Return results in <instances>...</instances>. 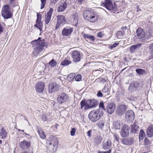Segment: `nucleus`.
<instances>
[{
    "instance_id": "0e129e2a",
    "label": "nucleus",
    "mask_w": 153,
    "mask_h": 153,
    "mask_svg": "<svg viewBox=\"0 0 153 153\" xmlns=\"http://www.w3.org/2000/svg\"><path fill=\"white\" fill-rule=\"evenodd\" d=\"M111 152V149H110L108 151L105 152L104 153H110Z\"/></svg>"
},
{
    "instance_id": "864d4df0",
    "label": "nucleus",
    "mask_w": 153,
    "mask_h": 153,
    "mask_svg": "<svg viewBox=\"0 0 153 153\" xmlns=\"http://www.w3.org/2000/svg\"><path fill=\"white\" fill-rule=\"evenodd\" d=\"M99 107L101 108L102 109L105 110L104 103L102 102H100L99 104Z\"/></svg>"
},
{
    "instance_id": "5701e85b",
    "label": "nucleus",
    "mask_w": 153,
    "mask_h": 153,
    "mask_svg": "<svg viewBox=\"0 0 153 153\" xmlns=\"http://www.w3.org/2000/svg\"><path fill=\"white\" fill-rule=\"evenodd\" d=\"M111 145V140L109 139L105 140L102 143L103 148L105 149L110 148Z\"/></svg>"
},
{
    "instance_id": "f3484780",
    "label": "nucleus",
    "mask_w": 153,
    "mask_h": 153,
    "mask_svg": "<svg viewBox=\"0 0 153 153\" xmlns=\"http://www.w3.org/2000/svg\"><path fill=\"white\" fill-rule=\"evenodd\" d=\"M127 108V106L125 105L122 104L119 105L117 111V113L119 115H122L125 113Z\"/></svg>"
},
{
    "instance_id": "09e8293b",
    "label": "nucleus",
    "mask_w": 153,
    "mask_h": 153,
    "mask_svg": "<svg viewBox=\"0 0 153 153\" xmlns=\"http://www.w3.org/2000/svg\"><path fill=\"white\" fill-rule=\"evenodd\" d=\"M118 43H115L113 44L112 45H110L109 47L110 49H112L116 47L118 45Z\"/></svg>"
},
{
    "instance_id": "79ce46f5",
    "label": "nucleus",
    "mask_w": 153,
    "mask_h": 153,
    "mask_svg": "<svg viewBox=\"0 0 153 153\" xmlns=\"http://www.w3.org/2000/svg\"><path fill=\"white\" fill-rule=\"evenodd\" d=\"M105 123L104 122L101 121L98 123V126L100 128H102L104 126Z\"/></svg>"
},
{
    "instance_id": "ddd939ff",
    "label": "nucleus",
    "mask_w": 153,
    "mask_h": 153,
    "mask_svg": "<svg viewBox=\"0 0 153 153\" xmlns=\"http://www.w3.org/2000/svg\"><path fill=\"white\" fill-rule=\"evenodd\" d=\"M59 89V85L56 83H51L49 86V91L50 93H52L58 91Z\"/></svg>"
},
{
    "instance_id": "7c9ffc66",
    "label": "nucleus",
    "mask_w": 153,
    "mask_h": 153,
    "mask_svg": "<svg viewBox=\"0 0 153 153\" xmlns=\"http://www.w3.org/2000/svg\"><path fill=\"white\" fill-rule=\"evenodd\" d=\"M71 62L67 59L62 60L61 63V65L63 66L68 65L71 63Z\"/></svg>"
},
{
    "instance_id": "2eb2a0df",
    "label": "nucleus",
    "mask_w": 153,
    "mask_h": 153,
    "mask_svg": "<svg viewBox=\"0 0 153 153\" xmlns=\"http://www.w3.org/2000/svg\"><path fill=\"white\" fill-rule=\"evenodd\" d=\"M126 118L127 121H132L134 118V113L133 110L127 111L126 114Z\"/></svg>"
},
{
    "instance_id": "bf43d9fd",
    "label": "nucleus",
    "mask_w": 153,
    "mask_h": 153,
    "mask_svg": "<svg viewBox=\"0 0 153 153\" xmlns=\"http://www.w3.org/2000/svg\"><path fill=\"white\" fill-rule=\"evenodd\" d=\"M59 0H51V4H55L56 3L57 1H58Z\"/></svg>"
},
{
    "instance_id": "423d86ee",
    "label": "nucleus",
    "mask_w": 153,
    "mask_h": 153,
    "mask_svg": "<svg viewBox=\"0 0 153 153\" xmlns=\"http://www.w3.org/2000/svg\"><path fill=\"white\" fill-rule=\"evenodd\" d=\"M2 16L5 19L10 18L12 14L10 11V8L8 5H5L2 7L1 12Z\"/></svg>"
},
{
    "instance_id": "412c9836",
    "label": "nucleus",
    "mask_w": 153,
    "mask_h": 153,
    "mask_svg": "<svg viewBox=\"0 0 153 153\" xmlns=\"http://www.w3.org/2000/svg\"><path fill=\"white\" fill-rule=\"evenodd\" d=\"M37 18L36 21V25H38V28L41 30L43 27L42 23L41 22L42 17L39 13H37Z\"/></svg>"
},
{
    "instance_id": "ea45409f",
    "label": "nucleus",
    "mask_w": 153,
    "mask_h": 153,
    "mask_svg": "<svg viewBox=\"0 0 153 153\" xmlns=\"http://www.w3.org/2000/svg\"><path fill=\"white\" fill-rule=\"evenodd\" d=\"M41 1V9H42L44 8L46 3V0H40Z\"/></svg>"
},
{
    "instance_id": "de8ad7c7",
    "label": "nucleus",
    "mask_w": 153,
    "mask_h": 153,
    "mask_svg": "<svg viewBox=\"0 0 153 153\" xmlns=\"http://www.w3.org/2000/svg\"><path fill=\"white\" fill-rule=\"evenodd\" d=\"M76 131V130L75 128H72L71 129V135L72 136H74L75 135Z\"/></svg>"
},
{
    "instance_id": "680f3d73",
    "label": "nucleus",
    "mask_w": 153,
    "mask_h": 153,
    "mask_svg": "<svg viewBox=\"0 0 153 153\" xmlns=\"http://www.w3.org/2000/svg\"><path fill=\"white\" fill-rule=\"evenodd\" d=\"M14 0H9L10 3L12 6H14Z\"/></svg>"
},
{
    "instance_id": "cd10ccee",
    "label": "nucleus",
    "mask_w": 153,
    "mask_h": 153,
    "mask_svg": "<svg viewBox=\"0 0 153 153\" xmlns=\"http://www.w3.org/2000/svg\"><path fill=\"white\" fill-rule=\"evenodd\" d=\"M57 21L61 23H63L65 22L66 19L65 16L63 15L57 16Z\"/></svg>"
},
{
    "instance_id": "c85d7f7f",
    "label": "nucleus",
    "mask_w": 153,
    "mask_h": 153,
    "mask_svg": "<svg viewBox=\"0 0 153 153\" xmlns=\"http://www.w3.org/2000/svg\"><path fill=\"white\" fill-rule=\"evenodd\" d=\"M7 133L4 128H1L0 130V138L2 139L5 138L7 136Z\"/></svg>"
},
{
    "instance_id": "9b49d317",
    "label": "nucleus",
    "mask_w": 153,
    "mask_h": 153,
    "mask_svg": "<svg viewBox=\"0 0 153 153\" xmlns=\"http://www.w3.org/2000/svg\"><path fill=\"white\" fill-rule=\"evenodd\" d=\"M58 6L57 10L58 12H61L64 11L67 7V4L66 1L61 0L57 4Z\"/></svg>"
},
{
    "instance_id": "39448f33",
    "label": "nucleus",
    "mask_w": 153,
    "mask_h": 153,
    "mask_svg": "<svg viewBox=\"0 0 153 153\" xmlns=\"http://www.w3.org/2000/svg\"><path fill=\"white\" fill-rule=\"evenodd\" d=\"M47 146H48V148L51 152H55L58 146V141L56 139L52 138L51 141L47 140Z\"/></svg>"
},
{
    "instance_id": "13d9d810",
    "label": "nucleus",
    "mask_w": 153,
    "mask_h": 153,
    "mask_svg": "<svg viewBox=\"0 0 153 153\" xmlns=\"http://www.w3.org/2000/svg\"><path fill=\"white\" fill-rule=\"evenodd\" d=\"M92 132V130H90L88 131L87 132V134L88 136L89 137H90L91 136V134Z\"/></svg>"
},
{
    "instance_id": "7ed1b4c3",
    "label": "nucleus",
    "mask_w": 153,
    "mask_h": 153,
    "mask_svg": "<svg viewBox=\"0 0 153 153\" xmlns=\"http://www.w3.org/2000/svg\"><path fill=\"white\" fill-rule=\"evenodd\" d=\"M97 103V101L94 100H88L86 101L83 100L80 102L81 109L84 106L85 109L90 108L96 105Z\"/></svg>"
},
{
    "instance_id": "dca6fc26",
    "label": "nucleus",
    "mask_w": 153,
    "mask_h": 153,
    "mask_svg": "<svg viewBox=\"0 0 153 153\" xmlns=\"http://www.w3.org/2000/svg\"><path fill=\"white\" fill-rule=\"evenodd\" d=\"M107 111L109 114H111L114 112L115 108V105L113 103H108L106 106Z\"/></svg>"
},
{
    "instance_id": "393cba45",
    "label": "nucleus",
    "mask_w": 153,
    "mask_h": 153,
    "mask_svg": "<svg viewBox=\"0 0 153 153\" xmlns=\"http://www.w3.org/2000/svg\"><path fill=\"white\" fill-rule=\"evenodd\" d=\"M146 134L149 137H151L153 135V125H151L149 126L146 131Z\"/></svg>"
},
{
    "instance_id": "c03bdc74",
    "label": "nucleus",
    "mask_w": 153,
    "mask_h": 153,
    "mask_svg": "<svg viewBox=\"0 0 153 153\" xmlns=\"http://www.w3.org/2000/svg\"><path fill=\"white\" fill-rule=\"evenodd\" d=\"M108 88L107 87L106 85H105L104 88L102 89V91L104 93H107L108 92Z\"/></svg>"
},
{
    "instance_id": "338daca9",
    "label": "nucleus",
    "mask_w": 153,
    "mask_h": 153,
    "mask_svg": "<svg viewBox=\"0 0 153 153\" xmlns=\"http://www.w3.org/2000/svg\"><path fill=\"white\" fill-rule=\"evenodd\" d=\"M35 26L38 28V25H36V24L35 25Z\"/></svg>"
},
{
    "instance_id": "b1692460",
    "label": "nucleus",
    "mask_w": 153,
    "mask_h": 153,
    "mask_svg": "<svg viewBox=\"0 0 153 153\" xmlns=\"http://www.w3.org/2000/svg\"><path fill=\"white\" fill-rule=\"evenodd\" d=\"M141 43H138L131 45L130 48V51L131 53H134L137 51L141 46Z\"/></svg>"
},
{
    "instance_id": "aec40b11",
    "label": "nucleus",
    "mask_w": 153,
    "mask_h": 153,
    "mask_svg": "<svg viewBox=\"0 0 153 153\" xmlns=\"http://www.w3.org/2000/svg\"><path fill=\"white\" fill-rule=\"evenodd\" d=\"M73 31V29L71 27H66L64 28L62 31L63 36H68L70 35Z\"/></svg>"
},
{
    "instance_id": "e433bc0d",
    "label": "nucleus",
    "mask_w": 153,
    "mask_h": 153,
    "mask_svg": "<svg viewBox=\"0 0 153 153\" xmlns=\"http://www.w3.org/2000/svg\"><path fill=\"white\" fill-rule=\"evenodd\" d=\"M49 64L51 66L54 67L56 65V62L55 60L53 59L49 62Z\"/></svg>"
},
{
    "instance_id": "8fccbe9b",
    "label": "nucleus",
    "mask_w": 153,
    "mask_h": 153,
    "mask_svg": "<svg viewBox=\"0 0 153 153\" xmlns=\"http://www.w3.org/2000/svg\"><path fill=\"white\" fill-rule=\"evenodd\" d=\"M103 94L100 91H99L97 93V96L99 97H103Z\"/></svg>"
},
{
    "instance_id": "58836bf2",
    "label": "nucleus",
    "mask_w": 153,
    "mask_h": 153,
    "mask_svg": "<svg viewBox=\"0 0 153 153\" xmlns=\"http://www.w3.org/2000/svg\"><path fill=\"white\" fill-rule=\"evenodd\" d=\"M75 75L74 73H71L68 75V78L69 80H71L75 78Z\"/></svg>"
},
{
    "instance_id": "473e14b6",
    "label": "nucleus",
    "mask_w": 153,
    "mask_h": 153,
    "mask_svg": "<svg viewBox=\"0 0 153 153\" xmlns=\"http://www.w3.org/2000/svg\"><path fill=\"white\" fill-rule=\"evenodd\" d=\"M149 51L151 55L150 56L151 59L153 58V44H150L149 46Z\"/></svg>"
},
{
    "instance_id": "f257e3e1",
    "label": "nucleus",
    "mask_w": 153,
    "mask_h": 153,
    "mask_svg": "<svg viewBox=\"0 0 153 153\" xmlns=\"http://www.w3.org/2000/svg\"><path fill=\"white\" fill-rule=\"evenodd\" d=\"M41 37H39L37 40L32 42V43L33 44L34 50L33 53L35 56L41 53L44 50V47L45 45V42L44 39L41 40Z\"/></svg>"
},
{
    "instance_id": "4be33fe9",
    "label": "nucleus",
    "mask_w": 153,
    "mask_h": 153,
    "mask_svg": "<svg viewBox=\"0 0 153 153\" xmlns=\"http://www.w3.org/2000/svg\"><path fill=\"white\" fill-rule=\"evenodd\" d=\"M134 141V139L132 137L125 138L122 140V143L126 145H131L133 143Z\"/></svg>"
},
{
    "instance_id": "c9c22d12",
    "label": "nucleus",
    "mask_w": 153,
    "mask_h": 153,
    "mask_svg": "<svg viewBox=\"0 0 153 153\" xmlns=\"http://www.w3.org/2000/svg\"><path fill=\"white\" fill-rule=\"evenodd\" d=\"M136 71L137 73L139 74L142 75L146 74V71L141 68L137 69L136 70Z\"/></svg>"
},
{
    "instance_id": "bb28decb",
    "label": "nucleus",
    "mask_w": 153,
    "mask_h": 153,
    "mask_svg": "<svg viewBox=\"0 0 153 153\" xmlns=\"http://www.w3.org/2000/svg\"><path fill=\"white\" fill-rule=\"evenodd\" d=\"M102 138L100 136H97L94 138V145L95 146H98L101 143Z\"/></svg>"
},
{
    "instance_id": "e2e57ef3",
    "label": "nucleus",
    "mask_w": 153,
    "mask_h": 153,
    "mask_svg": "<svg viewBox=\"0 0 153 153\" xmlns=\"http://www.w3.org/2000/svg\"><path fill=\"white\" fill-rule=\"evenodd\" d=\"M42 119L44 121H46L47 120V117L45 116H43L42 117Z\"/></svg>"
},
{
    "instance_id": "9d476101",
    "label": "nucleus",
    "mask_w": 153,
    "mask_h": 153,
    "mask_svg": "<svg viewBox=\"0 0 153 153\" xmlns=\"http://www.w3.org/2000/svg\"><path fill=\"white\" fill-rule=\"evenodd\" d=\"M137 38L141 41H143L146 39L145 32L141 28L137 29L136 32Z\"/></svg>"
},
{
    "instance_id": "a18cd8bd",
    "label": "nucleus",
    "mask_w": 153,
    "mask_h": 153,
    "mask_svg": "<svg viewBox=\"0 0 153 153\" xmlns=\"http://www.w3.org/2000/svg\"><path fill=\"white\" fill-rule=\"evenodd\" d=\"M72 20L73 25L75 26H76L78 24V18L73 19Z\"/></svg>"
},
{
    "instance_id": "052dcab7",
    "label": "nucleus",
    "mask_w": 153,
    "mask_h": 153,
    "mask_svg": "<svg viewBox=\"0 0 153 153\" xmlns=\"http://www.w3.org/2000/svg\"><path fill=\"white\" fill-rule=\"evenodd\" d=\"M4 30V28L0 24V34L3 32Z\"/></svg>"
},
{
    "instance_id": "f704fd0d",
    "label": "nucleus",
    "mask_w": 153,
    "mask_h": 153,
    "mask_svg": "<svg viewBox=\"0 0 153 153\" xmlns=\"http://www.w3.org/2000/svg\"><path fill=\"white\" fill-rule=\"evenodd\" d=\"M145 134L143 130H140L139 134V138L140 140H142L144 137Z\"/></svg>"
},
{
    "instance_id": "a211bd4d",
    "label": "nucleus",
    "mask_w": 153,
    "mask_h": 153,
    "mask_svg": "<svg viewBox=\"0 0 153 153\" xmlns=\"http://www.w3.org/2000/svg\"><path fill=\"white\" fill-rule=\"evenodd\" d=\"M19 146L21 149L23 150H26L29 149L30 147V141H27L25 140H24L20 143Z\"/></svg>"
},
{
    "instance_id": "0eeeda50",
    "label": "nucleus",
    "mask_w": 153,
    "mask_h": 153,
    "mask_svg": "<svg viewBox=\"0 0 153 153\" xmlns=\"http://www.w3.org/2000/svg\"><path fill=\"white\" fill-rule=\"evenodd\" d=\"M102 5L104 6L107 10L111 12H114L116 9L115 5L113 6L112 2L110 0H105L104 2L102 3Z\"/></svg>"
},
{
    "instance_id": "a19ab883",
    "label": "nucleus",
    "mask_w": 153,
    "mask_h": 153,
    "mask_svg": "<svg viewBox=\"0 0 153 153\" xmlns=\"http://www.w3.org/2000/svg\"><path fill=\"white\" fill-rule=\"evenodd\" d=\"M75 79L76 81H79L81 80L82 76L80 74H78L75 77Z\"/></svg>"
},
{
    "instance_id": "3c124183",
    "label": "nucleus",
    "mask_w": 153,
    "mask_h": 153,
    "mask_svg": "<svg viewBox=\"0 0 153 153\" xmlns=\"http://www.w3.org/2000/svg\"><path fill=\"white\" fill-rule=\"evenodd\" d=\"M144 144L145 145H148L149 143V141L148 139L146 137L144 139Z\"/></svg>"
},
{
    "instance_id": "20e7f679",
    "label": "nucleus",
    "mask_w": 153,
    "mask_h": 153,
    "mask_svg": "<svg viewBox=\"0 0 153 153\" xmlns=\"http://www.w3.org/2000/svg\"><path fill=\"white\" fill-rule=\"evenodd\" d=\"M83 16L87 20L93 22L97 21V16L89 10H84Z\"/></svg>"
},
{
    "instance_id": "37998d69",
    "label": "nucleus",
    "mask_w": 153,
    "mask_h": 153,
    "mask_svg": "<svg viewBox=\"0 0 153 153\" xmlns=\"http://www.w3.org/2000/svg\"><path fill=\"white\" fill-rule=\"evenodd\" d=\"M123 33L121 31H119L117 33V35L118 38H120L123 36Z\"/></svg>"
},
{
    "instance_id": "4468645a",
    "label": "nucleus",
    "mask_w": 153,
    "mask_h": 153,
    "mask_svg": "<svg viewBox=\"0 0 153 153\" xmlns=\"http://www.w3.org/2000/svg\"><path fill=\"white\" fill-rule=\"evenodd\" d=\"M72 56L73 61L75 62H79L81 59L80 53L79 52L74 51L72 53Z\"/></svg>"
},
{
    "instance_id": "72a5a7b5",
    "label": "nucleus",
    "mask_w": 153,
    "mask_h": 153,
    "mask_svg": "<svg viewBox=\"0 0 153 153\" xmlns=\"http://www.w3.org/2000/svg\"><path fill=\"white\" fill-rule=\"evenodd\" d=\"M38 132L41 138L42 139H44L45 138V135L42 130H38Z\"/></svg>"
},
{
    "instance_id": "2f4dec72",
    "label": "nucleus",
    "mask_w": 153,
    "mask_h": 153,
    "mask_svg": "<svg viewBox=\"0 0 153 153\" xmlns=\"http://www.w3.org/2000/svg\"><path fill=\"white\" fill-rule=\"evenodd\" d=\"M123 125V123L121 121L117 122L114 124L115 128L116 129H119Z\"/></svg>"
},
{
    "instance_id": "5fc2aeb1",
    "label": "nucleus",
    "mask_w": 153,
    "mask_h": 153,
    "mask_svg": "<svg viewBox=\"0 0 153 153\" xmlns=\"http://www.w3.org/2000/svg\"><path fill=\"white\" fill-rule=\"evenodd\" d=\"M114 137L116 140L117 141H118L119 140V137L118 135L117 134H116L114 133Z\"/></svg>"
},
{
    "instance_id": "f8f14e48",
    "label": "nucleus",
    "mask_w": 153,
    "mask_h": 153,
    "mask_svg": "<svg viewBox=\"0 0 153 153\" xmlns=\"http://www.w3.org/2000/svg\"><path fill=\"white\" fill-rule=\"evenodd\" d=\"M45 87V84L42 82H37L35 86L36 91L38 93H42L44 91Z\"/></svg>"
},
{
    "instance_id": "4c0bfd02",
    "label": "nucleus",
    "mask_w": 153,
    "mask_h": 153,
    "mask_svg": "<svg viewBox=\"0 0 153 153\" xmlns=\"http://www.w3.org/2000/svg\"><path fill=\"white\" fill-rule=\"evenodd\" d=\"M147 31L149 32V35L152 34L153 31V25H149L147 28Z\"/></svg>"
},
{
    "instance_id": "a878e982",
    "label": "nucleus",
    "mask_w": 153,
    "mask_h": 153,
    "mask_svg": "<svg viewBox=\"0 0 153 153\" xmlns=\"http://www.w3.org/2000/svg\"><path fill=\"white\" fill-rule=\"evenodd\" d=\"M131 132L135 133H138L139 131V127L137 126L136 123H134L131 125Z\"/></svg>"
},
{
    "instance_id": "6ab92c4d",
    "label": "nucleus",
    "mask_w": 153,
    "mask_h": 153,
    "mask_svg": "<svg viewBox=\"0 0 153 153\" xmlns=\"http://www.w3.org/2000/svg\"><path fill=\"white\" fill-rule=\"evenodd\" d=\"M53 11V9L52 8H51L45 15V22L46 24H48L50 22Z\"/></svg>"
},
{
    "instance_id": "c756f323",
    "label": "nucleus",
    "mask_w": 153,
    "mask_h": 153,
    "mask_svg": "<svg viewBox=\"0 0 153 153\" xmlns=\"http://www.w3.org/2000/svg\"><path fill=\"white\" fill-rule=\"evenodd\" d=\"M83 37L85 39H88L93 42L94 41L95 39L94 36L87 34H84Z\"/></svg>"
},
{
    "instance_id": "1a4fd4ad",
    "label": "nucleus",
    "mask_w": 153,
    "mask_h": 153,
    "mask_svg": "<svg viewBox=\"0 0 153 153\" xmlns=\"http://www.w3.org/2000/svg\"><path fill=\"white\" fill-rule=\"evenodd\" d=\"M69 96L65 93H62L59 95L57 98V101L59 103L62 104L68 101Z\"/></svg>"
},
{
    "instance_id": "6e6d98bb",
    "label": "nucleus",
    "mask_w": 153,
    "mask_h": 153,
    "mask_svg": "<svg viewBox=\"0 0 153 153\" xmlns=\"http://www.w3.org/2000/svg\"><path fill=\"white\" fill-rule=\"evenodd\" d=\"M99 81L100 82L102 83H104L106 82L105 79L102 78H100L99 79Z\"/></svg>"
},
{
    "instance_id": "49530a36",
    "label": "nucleus",
    "mask_w": 153,
    "mask_h": 153,
    "mask_svg": "<svg viewBox=\"0 0 153 153\" xmlns=\"http://www.w3.org/2000/svg\"><path fill=\"white\" fill-rule=\"evenodd\" d=\"M78 14L77 13H75L73 14L71 16V19L72 20L74 19H77L78 18Z\"/></svg>"
},
{
    "instance_id": "69168bd1",
    "label": "nucleus",
    "mask_w": 153,
    "mask_h": 153,
    "mask_svg": "<svg viewBox=\"0 0 153 153\" xmlns=\"http://www.w3.org/2000/svg\"><path fill=\"white\" fill-rule=\"evenodd\" d=\"M25 133V135H27L29 136V134H27L26 133Z\"/></svg>"
},
{
    "instance_id": "6e6552de",
    "label": "nucleus",
    "mask_w": 153,
    "mask_h": 153,
    "mask_svg": "<svg viewBox=\"0 0 153 153\" xmlns=\"http://www.w3.org/2000/svg\"><path fill=\"white\" fill-rule=\"evenodd\" d=\"M120 134L122 137H126L128 136L129 134V129L128 126L126 125H124L120 131Z\"/></svg>"
},
{
    "instance_id": "603ef678",
    "label": "nucleus",
    "mask_w": 153,
    "mask_h": 153,
    "mask_svg": "<svg viewBox=\"0 0 153 153\" xmlns=\"http://www.w3.org/2000/svg\"><path fill=\"white\" fill-rule=\"evenodd\" d=\"M104 35V33L102 32H100L97 34V36L100 38H102Z\"/></svg>"
},
{
    "instance_id": "4d7b16f0",
    "label": "nucleus",
    "mask_w": 153,
    "mask_h": 153,
    "mask_svg": "<svg viewBox=\"0 0 153 153\" xmlns=\"http://www.w3.org/2000/svg\"><path fill=\"white\" fill-rule=\"evenodd\" d=\"M62 24V23L59 22L57 21V24L56 25V28H59L60 27V26H61V25Z\"/></svg>"
},
{
    "instance_id": "f03ea898",
    "label": "nucleus",
    "mask_w": 153,
    "mask_h": 153,
    "mask_svg": "<svg viewBox=\"0 0 153 153\" xmlns=\"http://www.w3.org/2000/svg\"><path fill=\"white\" fill-rule=\"evenodd\" d=\"M103 114L102 110L99 109L91 111L88 114V117L91 121L95 122L101 118Z\"/></svg>"
},
{
    "instance_id": "774afa93",
    "label": "nucleus",
    "mask_w": 153,
    "mask_h": 153,
    "mask_svg": "<svg viewBox=\"0 0 153 153\" xmlns=\"http://www.w3.org/2000/svg\"><path fill=\"white\" fill-rule=\"evenodd\" d=\"M2 143V140H0V144H1Z\"/></svg>"
}]
</instances>
